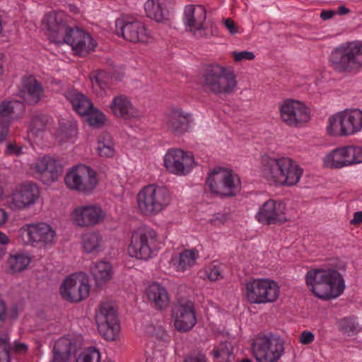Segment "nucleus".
I'll return each instance as SVG.
<instances>
[{
  "label": "nucleus",
  "mask_w": 362,
  "mask_h": 362,
  "mask_svg": "<svg viewBox=\"0 0 362 362\" xmlns=\"http://www.w3.org/2000/svg\"><path fill=\"white\" fill-rule=\"evenodd\" d=\"M42 26L49 40L54 42H64L70 45L75 53L86 56L95 47L92 37L83 30L67 26L55 13H49L42 19Z\"/></svg>",
  "instance_id": "f257e3e1"
},
{
  "label": "nucleus",
  "mask_w": 362,
  "mask_h": 362,
  "mask_svg": "<svg viewBox=\"0 0 362 362\" xmlns=\"http://www.w3.org/2000/svg\"><path fill=\"white\" fill-rule=\"evenodd\" d=\"M306 283L320 299L330 300L340 296L345 289L342 275L334 269H317L306 274Z\"/></svg>",
  "instance_id": "f03ea898"
},
{
  "label": "nucleus",
  "mask_w": 362,
  "mask_h": 362,
  "mask_svg": "<svg viewBox=\"0 0 362 362\" xmlns=\"http://www.w3.org/2000/svg\"><path fill=\"white\" fill-rule=\"evenodd\" d=\"M200 85L206 93L213 95H229L237 86L233 71L218 64H209L203 69L200 76Z\"/></svg>",
  "instance_id": "7ed1b4c3"
},
{
  "label": "nucleus",
  "mask_w": 362,
  "mask_h": 362,
  "mask_svg": "<svg viewBox=\"0 0 362 362\" xmlns=\"http://www.w3.org/2000/svg\"><path fill=\"white\" fill-rule=\"evenodd\" d=\"M329 62L338 73L358 72L362 69V40H351L338 45L332 50Z\"/></svg>",
  "instance_id": "20e7f679"
},
{
  "label": "nucleus",
  "mask_w": 362,
  "mask_h": 362,
  "mask_svg": "<svg viewBox=\"0 0 362 362\" xmlns=\"http://www.w3.org/2000/svg\"><path fill=\"white\" fill-rule=\"evenodd\" d=\"M160 249L157 232L149 227L142 226L132 232L127 247V255L139 261H148L156 256Z\"/></svg>",
  "instance_id": "39448f33"
},
{
  "label": "nucleus",
  "mask_w": 362,
  "mask_h": 362,
  "mask_svg": "<svg viewBox=\"0 0 362 362\" xmlns=\"http://www.w3.org/2000/svg\"><path fill=\"white\" fill-rule=\"evenodd\" d=\"M326 132L334 137H349L362 132V109L347 107L330 115Z\"/></svg>",
  "instance_id": "423d86ee"
},
{
  "label": "nucleus",
  "mask_w": 362,
  "mask_h": 362,
  "mask_svg": "<svg viewBox=\"0 0 362 362\" xmlns=\"http://www.w3.org/2000/svg\"><path fill=\"white\" fill-rule=\"evenodd\" d=\"M171 197L167 187L157 183L143 187L136 195L139 212L147 216H156L170 205Z\"/></svg>",
  "instance_id": "0eeeda50"
},
{
  "label": "nucleus",
  "mask_w": 362,
  "mask_h": 362,
  "mask_svg": "<svg viewBox=\"0 0 362 362\" xmlns=\"http://www.w3.org/2000/svg\"><path fill=\"white\" fill-rule=\"evenodd\" d=\"M19 237L25 245L46 248L54 245L57 240L55 228L45 221H37L23 226Z\"/></svg>",
  "instance_id": "6e6552de"
},
{
  "label": "nucleus",
  "mask_w": 362,
  "mask_h": 362,
  "mask_svg": "<svg viewBox=\"0 0 362 362\" xmlns=\"http://www.w3.org/2000/svg\"><path fill=\"white\" fill-rule=\"evenodd\" d=\"M251 349L257 362H277L284 351V341L271 333L258 334L252 339Z\"/></svg>",
  "instance_id": "1a4fd4ad"
},
{
  "label": "nucleus",
  "mask_w": 362,
  "mask_h": 362,
  "mask_svg": "<svg viewBox=\"0 0 362 362\" xmlns=\"http://www.w3.org/2000/svg\"><path fill=\"white\" fill-rule=\"evenodd\" d=\"M245 296L251 304H267L277 300L280 288L276 281L260 278L247 281L245 284Z\"/></svg>",
  "instance_id": "9d476101"
},
{
  "label": "nucleus",
  "mask_w": 362,
  "mask_h": 362,
  "mask_svg": "<svg viewBox=\"0 0 362 362\" xmlns=\"http://www.w3.org/2000/svg\"><path fill=\"white\" fill-rule=\"evenodd\" d=\"M324 167L342 169L362 164V146L349 144L338 146L327 153L322 159Z\"/></svg>",
  "instance_id": "9b49d317"
},
{
  "label": "nucleus",
  "mask_w": 362,
  "mask_h": 362,
  "mask_svg": "<svg viewBox=\"0 0 362 362\" xmlns=\"http://www.w3.org/2000/svg\"><path fill=\"white\" fill-rule=\"evenodd\" d=\"M90 284L88 276L82 272L66 276L59 286L62 298L76 303L86 300L90 294Z\"/></svg>",
  "instance_id": "f8f14e48"
},
{
  "label": "nucleus",
  "mask_w": 362,
  "mask_h": 362,
  "mask_svg": "<svg viewBox=\"0 0 362 362\" xmlns=\"http://www.w3.org/2000/svg\"><path fill=\"white\" fill-rule=\"evenodd\" d=\"M95 322L100 334L108 341L115 340L119 334L117 308L111 301L101 302L95 310Z\"/></svg>",
  "instance_id": "ddd939ff"
},
{
  "label": "nucleus",
  "mask_w": 362,
  "mask_h": 362,
  "mask_svg": "<svg viewBox=\"0 0 362 362\" xmlns=\"http://www.w3.org/2000/svg\"><path fill=\"white\" fill-rule=\"evenodd\" d=\"M106 214L97 204L79 205L74 207L69 212V220L76 228L94 227L102 223Z\"/></svg>",
  "instance_id": "4468645a"
},
{
  "label": "nucleus",
  "mask_w": 362,
  "mask_h": 362,
  "mask_svg": "<svg viewBox=\"0 0 362 362\" xmlns=\"http://www.w3.org/2000/svg\"><path fill=\"white\" fill-rule=\"evenodd\" d=\"M261 165L264 177L272 181H288L294 174L293 161L288 157L272 158L264 154Z\"/></svg>",
  "instance_id": "2eb2a0df"
},
{
  "label": "nucleus",
  "mask_w": 362,
  "mask_h": 362,
  "mask_svg": "<svg viewBox=\"0 0 362 362\" xmlns=\"http://www.w3.org/2000/svg\"><path fill=\"white\" fill-rule=\"evenodd\" d=\"M40 197V187L35 182L19 185L8 197V206L13 210H25L34 206Z\"/></svg>",
  "instance_id": "dca6fc26"
},
{
  "label": "nucleus",
  "mask_w": 362,
  "mask_h": 362,
  "mask_svg": "<svg viewBox=\"0 0 362 362\" xmlns=\"http://www.w3.org/2000/svg\"><path fill=\"white\" fill-rule=\"evenodd\" d=\"M164 165L169 173L185 176L192 171L196 163L191 153L172 148L168 151L164 157Z\"/></svg>",
  "instance_id": "f3484780"
},
{
  "label": "nucleus",
  "mask_w": 362,
  "mask_h": 362,
  "mask_svg": "<svg viewBox=\"0 0 362 362\" xmlns=\"http://www.w3.org/2000/svg\"><path fill=\"white\" fill-rule=\"evenodd\" d=\"M172 318L175 329L180 332L191 330L197 323L194 303L185 298L178 300L173 310Z\"/></svg>",
  "instance_id": "a211bd4d"
},
{
  "label": "nucleus",
  "mask_w": 362,
  "mask_h": 362,
  "mask_svg": "<svg viewBox=\"0 0 362 362\" xmlns=\"http://www.w3.org/2000/svg\"><path fill=\"white\" fill-rule=\"evenodd\" d=\"M116 33L127 41L146 42L150 38V33L146 25L140 21L122 18L115 21Z\"/></svg>",
  "instance_id": "6ab92c4d"
},
{
  "label": "nucleus",
  "mask_w": 362,
  "mask_h": 362,
  "mask_svg": "<svg viewBox=\"0 0 362 362\" xmlns=\"http://www.w3.org/2000/svg\"><path fill=\"white\" fill-rule=\"evenodd\" d=\"M206 11L201 5H187L183 14L186 30L197 38L206 37Z\"/></svg>",
  "instance_id": "aec40b11"
},
{
  "label": "nucleus",
  "mask_w": 362,
  "mask_h": 362,
  "mask_svg": "<svg viewBox=\"0 0 362 362\" xmlns=\"http://www.w3.org/2000/svg\"><path fill=\"white\" fill-rule=\"evenodd\" d=\"M110 109L114 116L124 120L141 116V112L132 104L130 98L122 94L113 98L110 104Z\"/></svg>",
  "instance_id": "412c9836"
},
{
  "label": "nucleus",
  "mask_w": 362,
  "mask_h": 362,
  "mask_svg": "<svg viewBox=\"0 0 362 362\" xmlns=\"http://www.w3.org/2000/svg\"><path fill=\"white\" fill-rule=\"evenodd\" d=\"M191 122L192 115L180 107L171 109L166 115L168 129L177 135L187 132Z\"/></svg>",
  "instance_id": "4be33fe9"
},
{
  "label": "nucleus",
  "mask_w": 362,
  "mask_h": 362,
  "mask_svg": "<svg viewBox=\"0 0 362 362\" xmlns=\"http://www.w3.org/2000/svg\"><path fill=\"white\" fill-rule=\"evenodd\" d=\"M145 296L156 310H165L170 305V298L167 288L158 282L150 283L146 287Z\"/></svg>",
  "instance_id": "5701e85b"
},
{
  "label": "nucleus",
  "mask_w": 362,
  "mask_h": 362,
  "mask_svg": "<svg viewBox=\"0 0 362 362\" xmlns=\"http://www.w3.org/2000/svg\"><path fill=\"white\" fill-rule=\"evenodd\" d=\"M199 257V252L197 249H185L171 257L170 265L176 272H185L195 266Z\"/></svg>",
  "instance_id": "b1692460"
},
{
  "label": "nucleus",
  "mask_w": 362,
  "mask_h": 362,
  "mask_svg": "<svg viewBox=\"0 0 362 362\" xmlns=\"http://www.w3.org/2000/svg\"><path fill=\"white\" fill-rule=\"evenodd\" d=\"M175 0H148L144 6L146 16L156 22L168 20L169 10Z\"/></svg>",
  "instance_id": "393cba45"
},
{
  "label": "nucleus",
  "mask_w": 362,
  "mask_h": 362,
  "mask_svg": "<svg viewBox=\"0 0 362 362\" xmlns=\"http://www.w3.org/2000/svg\"><path fill=\"white\" fill-rule=\"evenodd\" d=\"M284 204L281 202L269 200L259 209L256 215L258 222L263 224H271L276 221H281V214Z\"/></svg>",
  "instance_id": "a878e982"
},
{
  "label": "nucleus",
  "mask_w": 362,
  "mask_h": 362,
  "mask_svg": "<svg viewBox=\"0 0 362 362\" xmlns=\"http://www.w3.org/2000/svg\"><path fill=\"white\" fill-rule=\"evenodd\" d=\"M30 168L40 174L45 172L49 173L53 181L57 180L63 172V165L59 160L49 155H45L37 159L31 165Z\"/></svg>",
  "instance_id": "bb28decb"
},
{
  "label": "nucleus",
  "mask_w": 362,
  "mask_h": 362,
  "mask_svg": "<svg viewBox=\"0 0 362 362\" xmlns=\"http://www.w3.org/2000/svg\"><path fill=\"white\" fill-rule=\"evenodd\" d=\"M80 243L83 250L87 254L97 255L105 249L104 236L98 230L89 231L82 234Z\"/></svg>",
  "instance_id": "cd10ccee"
},
{
  "label": "nucleus",
  "mask_w": 362,
  "mask_h": 362,
  "mask_svg": "<svg viewBox=\"0 0 362 362\" xmlns=\"http://www.w3.org/2000/svg\"><path fill=\"white\" fill-rule=\"evenodd\" d=\"M21 93L25 102L30 105H35L41 100L42 88L35 78L30 76L23 78Z\"/></svg>",
  "instance_id": "c85d7f7f"
},
{
  "label": "nucleus",
  "mask_w": 362,
  "mask_h": 362,
  "mask_svg": "<svg viewBox=\"0 0 362 362\" xmlns=\"http://www.w3.org/2000/svg\"><path fill=\"white\" fill-rule=\"evenodd\" d=\"M90 272L97 285H103L108 282L113 276V268L110 262L98 260L91 264Z\"/></svg>",
  "instance_id": "c756f323"
},
{
  "label": "nucleus",
  "mask_w": 362,
  "mask_h": 362,
  "mask_svg": "<svg viewBox=\"0 0 362 362\" xmlns=\"http://www.w3.org/2000/svg\"><path fill=\"white\" fill-rule=\"evenodd\" d=\"M31 260V256L27 252H11L6 261V269L11 274L20 273L28 269Z\"/></svg>",
  "instance_id": "7c9ffc66"
},
{
  "label": "nucleus",
  "mask_w": 362,
  "mask_h": 362,
  "mask_svg": "<svg viewBox=\"0 0 362 362\" xmlns=\"http://www.w3.org/2000/svg\"><path fill=\"white\" fill-rule=\"evenodd\" d=\"M66 99L72 104L75 111L80 115L85 116L93 110V105L85 95L75 90L66 92Z\"/></svg>",
  "instance_id": "2f4dec72"
},
{
  "label": "nucleus",
  "mask_w": 362,
  "mask_h": 362,
  "mask_svg": "<svg viewBox=\"0 0 362 362\" xmlns=\"http://www.w3.org/2000/svg\"><path fill=\"white\" fill-rule=\"evenodd\" d=\"M86 178L95 181L103 179L100 174L96 173L90 167L83 164H78L68 170L64 181H82Z\"/></svg>",
  "instance_id": "473e14b6"
},
{
  "label": "nucleus",
  "mask_w": 362,
  "mask_h": 362,
  "mask_svg": "<svg viewBox=\"0 0 362 362\" xmlns=\"http://www.w3.org/2000/svg\"><path fill=\"white\" fill-rule=\"evenodd\" d=\"M24 104L18 100L3 101L0 104V119L8 126L11 119L18 118L24 111Z\"/></svg>",
  "instance_id": "72a5a7b5"
},
{
  "label": "nucleus",
  "mask_w": 362,
  "mask_h": 362,
  "mask_svg": "<svg viewBox=\"0 0 362 362\" xmlns=\"http://www.w3.org/2000/svg\"><path fill=\"white\" fill-rule=\"evenodd\" d=\"M240 181L241 177L232 169L216 166L208 173L206 181Z\"/></svg>",
  "instance_id": "f704fd0d"
},
{
  "label": "nucleus",
  "mask_w": 362,
  "mask_h": 362,
  "mask_svg": "<svg viewBox=\"0 0 362 362\" xmlns=\"http://www.w3.org/2000/svg\"><path fill=\"white\" fill-rule=\"evenodd\" d=\"M209 188L221 197L233 196L240 190V182H209Z\"/></svg>",
  "instance_id": "c9c22d12"
},
{
  "label": "nucleus",
  "mask_w": 362,
  "mask_h": 362,
  "mask_svg": "<svg viewBox=\"0 0 362 362\" xmlns=\"http://www.w3.org/2000/svg\"><path fill=\"white\" fill-rule=\"evenodd\" d=\"M76 351V344L74 340L69 337H62L54 344L53 353L63 356L64 358H70L72 354Z\"/></svg>",
  "instance_id": "e433bc0d"
},
{
  "label": "nucleus",
  "mask_w": 362,
  "mask_h": 362,
  "mask_svg": "<svg viewBox=\"0 0 362 362\" xmlns=\"http://www.w3.org/2000/svg\"><path fill=\"white\" fill-rule=\"evenodd\" d=\"M280 118L281 121L288 126L294 124V100L284 99L279 105Z\"/></svg>",
  "instance_id": "4c0bfd02"
},
{
  "label": "nucleus",
  "mask_w": 362,
  "mask_h": 362,
  "mask_svg": "<svg viewBox=\"0 0 362 362\" xmlns=\"http://www.w3.org/2000/svg\"><path fill=\"white\" fill-rule=\"evenodd\" d=\"M211 355L215 359H219L221 362H230L234 358L233 346L228 342L221 343L214 347Z\"/></svg>",
  "instance_id": "58836bf2"
},
{
  "label": "nucleus",
  "mask_w": 362,
  "mask_h": 362,
  "mask_svg": "<svg viewBox=\"0 0 362 362\" xmlns=\"http://www.w3.org/2000/svg\"><path fill=\"white\" fill-rule=\"evenodd\" d=\"M146 334L155 343L161 346H165L168 341V336L161 326L150 325L146 329Z\"/></svg>",
  "instance_id": "ea45409f"
},
{
  "label": "nucleus",
  "mask_w": 362,
  "mask_h": 362,
  "mask_svg": "<svg viewBox=\"0 0 362 362\" xmlns=\"http://www.w3.org/2000/svg\"><path fill=\"white\" fill-rule=\"evenodd\" d=\"M310 118V109L305 103L296 100V127L305 125Z\"/></svg>",
  "instance_id": "a19ab883"
},
{
  "label": "nucleus",
  "mask_w": 362,
  "mask_h": 362,
  "mask_svg": "<svg viewBox=\"0 0 362 362\" xmlns=\"http://www.w3.org/2000/svg\"><path fill=\"white\" fill-rule=\"evenodd\" d=\"M339 329L349 336H354L358 334L361 327H359L356 319L354 317H344L338 322Z\"/></svg>",
  "instance_id": "79ce46f5"
},
{
  "label": "nucleus",
  "mask_w": 362,
  "mask_h": 362,
  "mask_svg": "<svg viewBox=\"0 0 362 362\" xmlns=\"http://www.w3.org/2000/svg\"><path fill=\"white\" fill-rule=\"evenodd\" d=\"M199 273L203 279H208L210 281H216L223 278L222 269L219 264H208L205 266Z\"/></svg>",
  "instance_id": "37998d69"
},
{
  "label": "nucleus",
  "mask_w": 362,
  "mask_h": 362,
  "mask_svg": "<svg viewBox=\"0 0 362 362\" xmlns=\"http://www.w3.org/2000/svg\"><path fill=\"white\" fill-rule=\"evenodd\" d=\"M100 353L94 347L83 350L76 358V362H100Z\"/></svg>",
  "instance_id": "c03bdc74"
},
{
  "label": "nucleus",
  "mask_w": 362,
  "mask_h": 362,
  "mask_svg": "<svg viewBox=\"0 0 362 362\" xmlns=\"http://www.w3.org/2000/svg\"><path fill=\"white\" fill-rule=\"evenodd\" d=\"M71 190L83 194H91L96 187L97 182H65Z\"/></svg>",
  "instance_id": "a18cd8bd"
},
{
  "label": "nucleus",
  "mask_w": 362,
  "mask_h": 362,
  "mask_svg": "<svg viewBox=\"0 0 362 362\" xmlns=\"http://www.w3.org/2000/svg\"><path fill=\"white\" fill-rule=\"evenodd\" d=\"M10 343L7 334H0V362H10Z\"/></svg>",
  "instance_id": "49530a36"
},
{
  "label": "nucleus",
  "mask_w": 362,
  "mask_h": 362,
  "mask_svg": "<svg viewBox=\"0 0 362 362\" xmlns=\"http://www.w3.org/2000/svg\"><path fill=\"white\" fill-rule=\"evenodd\" d=\"M105 137H107V142L101 141L100 139H99L97 150L100 156L110 158L114 156L115 149L112 145L111 141L109 139L110 135L107 134L104 136V139H105ZM100 138H101V136Z\"/></svg>",
  "instance_id": "de8ad7c7"
},
{
  "label": "nucleus",
  "mask_w": 362,
  "mask_h": 362,
  "mask_svg": "<svg viewBox=\"0 0 362 362\" xmlns=\"http://www.w3.org/2000/svg\"><path fill=\"white\" fill-rule=\"evenodd\" d=\"M85 116H88L87 122L90 126L100 127L105 120V115L94 107L93 110L89 114H86Z\"/></svg>",
  "instance_id": "09e8293b"
},
{
  "label": "nucleus",
  "mask_w": 362,
  "mask_h": 362,
  "mask_svg": "<svg viewBox=\"0 0 362 362\" xmlns=\"http://www.w3.org/2000/svg\"><path fill=\"white\" fill-rule=\"evenodd\" d=\"M108 76L106 72L103 71H98L97 73L91 75L90 81L92 83L93 88L105 89L107 87V81Z\"/></svg>",
  "instance_id": "8fccbe9b"
},
{
  "label": "nucleus",
  "mask_w": 362,
  "mask_h": 362,
  "mask_svg": "<svg viewBox=\"0 0 362 362\" xmlns=\"http://www.w3.org/2000/svg\"><path fill=\"white\" fill-rule=\"evenodd\" d=\"M49 119L45 115H36L33 117L30 127L36 132L45 129L48 123Z\"/></svg>",
  "instance_id": "3c124183"
},
{
  "label": "nucleus",
  "mask_w": 362,
  "mask_h": 362,
  "mask_svg": "<svg viewBox=\"0 0 362 362\" xmlns=\"http://www.w3.org/2000/svg\"><path fill=\"white\" fill-rule=\"evenodd\" d=\"M5 153L6 155L19 156L23 153V147L17 145L16 143L9 142L6 145Z\"/></svg>",
  "instance_id": "603ef678"
},
{
  "label": "nucleus",
  "mask_w": 362,
  "mask_h": 362,
  "mask_svg": "<svg viewBox=\"0 0 362 362\" xmlns=\"http://www.w3.org/2000/svg\"><path fill=\"white\" fill-rule=\"evenodd\" d=\"M233 56L235 62H240L243 59L252 60L255 56L252 52L242 51V52H233Z\"/></svg>",
  "instance_id": "864d4df0"
},
{
  "label": "nucleus",
  "mask_w": 362,
  "mask_h": 362,
  "mask_svg": "<svg viewBox=\"0 0 362 362\" xmlns=\"http://www.w3.org/2000/svg\"><path fill=\"white\" fill-rule=\"evenodd\" d=\"M228 220V216L226 214H216L209 218V222L214 226H219L224 224Z\"/></svg>",
  "instance_id": "5fc2aeb1"
},
{
  "label": "nucleus",
  "mask_w": 362,
  "mask_h": 362,
  "mask_svg": "<svg viewBox=\"0 0 362 362\" xmlns=\"http://www.w3.org/2000/svg\"><path fill=\"white\" fill-rule=\"evenodd\" d=\"M314 334L309 331H303L299 336V341L303 344H310L314 341Z\"/></svg>",
  "instance_id": "6e6d98bb"
},
{
  "label": "nucleus",
  "mask_w": 362,
  "mask_h": 362,
  "mask_svg": "<svg viewBox=\"0 0 362 362\" xmlns=\"http://www.w3.org/2000/svg\"><path fill=\"white\" fill-rule=\"evenodd\" d=\"M9 317L8 310L6 302L0 298V322H4Z\"/></svg>",
  "instance_id": "4d7b16f0"
},
{
  "label": "nucleus",
  "mask_w": 362,
  "mask_h": 362,
  "mask_svg": "<svg viewBox=\"0 0 362 362\" xmlns=\"http://www.w3.org/2000/svg\"><path fill=\"white\" fill-rule=\"evenodd\" d=\"M224 25L231 35H235L239 32V27L230 18L224 20Z\"/></svg>",
  "instance_id": "13d9d810"
},
{
  "label": "nucleus",
  "mask_w": 362,
  "mask_h": 362,
  "mask_svg": "<svg viewBox=\"0 0 362 362\" xmlns=\"http://www.w3.org/2000/svg\"><path fill=\"white\" fill-rule=\"evenodd\" d=\"M184 362H208L205 355L199 354L187 357Z\"/></svg>",
  "instance_id": "bf43d9fd"
},
{
  "label": "nucleus",
  "mask_w": 362,
  "mask_h": 362,
  "mask_svg": "<svg viewBox=\"0 0 362 362\" xmlns=\"http://www.w3.org/2000/svg\"><path fill=\"white\" fill-rule=\"evenodd\" d=\"M8 132V126L6 123H0V142H2L6 137Z\"/></svg>",
  "instance_id": "052dcab7"
},
{
  "label": "nucleus",
  "mask_w": 362,
  "mask_h": 362,
  "mask_svg": "<svg viewBox=\"0 0 362 362\" xmlns=\"http://www.w3.org/2000/svg\"><path fill=\"white\" fill-rule=\"evenodd\" d=\"M336 15V12L333 10H322L320 13V18L323 21L332 18Z\"/></svg>",
  "instance_id": "680f3d73"
},
{
  "label": "nucleus",
  "mask_w": 362,
  "mask_h": 362,
  "mask_svg": "<svg viewBox=\"0 0 362 362\" xmlns=\"http://www.w3.org/2000/svg\"><path fill=\"white\" fill-rule=\"evenodd\" d=\"M352 225H358L362 223V211H357L354 214V217L350 221Z\"/></svg>",
  "instance_id": "e2e57ef3"
},
{
  "label": "nucleus",
  "mask_w": 362,
  "mask_h": 362,
  "mask_svg": "<svg viewBox=\"0 0 362 362\" xmlns=\"http://www.w3.org/2000/svg\"><path fill=\"white\" fill-rule=\"evenodd\" d=\"M8 219V213L4 209H0V228L6 223Z\"/></svg>",
  "instance_id": "0e129e2a"
},
{
  "label": "nucleus",
  "mask_w": 362,
  "mask_h": 362,
  "mask_svg": "<svg viewBox=\"0 0 362 362\" xmlns=\"http://www.w3.org/2000/svg\"><path fill=\"white\" fill-rule=\"evenodd\" d=\"M27 346L23 343L16 342L14 344V349L17 353L23 354L27 351Z\"/></svg>",
  "instance_id": "69168bd1"
},
{
  "label": "nucleus",
  "mask_w": 362,
  "mask_h": 362,
  "mask_svg": "<svg viewBox=\"0 0 362 362\" xmlns=\"http://www.w3.org/2000/svg\"><path fill=\"white\" fill-rule=\"evenodd\" d=\"M69 358H64L63 356L54 353L52 360L50 362H68Z\"/></svg>",
  "instance_id": "338daca9"
},
{
  "label": "nucleus",
  "mask_w": 362,
  "mask_h": 362,
  "mask_svg": "<svg viewBox=\"0 0 362 362\" xmlns=\"http://www.w3.org/2000/svg\"><path fill=\"white\" fill-rule=\"evenodd\" d=\"M336 14H339L340 16L346 15L350 13V9L345 6H340L337 8V11H335Z\"/></svg>",
  "instance_id": "774afa93"
}]
</instances>
